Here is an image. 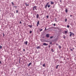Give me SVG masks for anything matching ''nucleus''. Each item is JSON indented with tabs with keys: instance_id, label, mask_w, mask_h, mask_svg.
Listing matches in <instances>:
<instances>
[{
	"instance_id": "79ce46f5",
	"label": "nucleus",
	"mask_w": 76,
	"mask_h": 76,
	"mask_svg": "<svg viewBox=\"0 0 76 76\" xmlns=\"http://www.w3.org/2000/svg\"><path fill=\"white\" fill-rule=\"evenodd\" d=\"M3 37L4 36V33H3Z\"/></svg>"
},
{
	"instance_id": "c03bdc74",
	"label": "nucleus",
	"mask_w": 76,
	"mask_h": 76,
	"mask_svg": "<svg viewBox=\"0 0 76 76\" xmlns=\"http://www.w3.org/2000/svg\"><path fill=\"white\" fill-rule=\"evenodd\" d=\"M19 63H20V59H19Z\"/></svg>"
},
{
	"instance_id": "9b49d317",
	"label": "nucleus",
	"mask_w": 76,
	"mask_h": 76,
	"mask_svg": "<svg viewBox=\"0 0 76 76\" xmlns=\"http://www.w3.org/2000/svg\"><path fill=\"white\" fill-rule=\"evenodd\" d=\"M59 66V65H58L56 66V69H58V66Z\"/></svg>"
},
{
	"instance_id": "39448f33",
	"label": "nucleus",
	"mask_w": 76,
	"mask_h": 76,
	"mask_svg": "<svg viewBox=\"0 0 76 76\" xmlns=\"http://www.w3.org/2000/svg\"><path fill=\"white\" fill-rule=\"evenodd\" d=\"M24 44L26 45H27V44H28V41H26V42H24Z\"/></svg>"
},
{
	"instance_id": "1a4fd4ad",
	"label": "nucleus",
	"mask_w": 76,
	"mask_h": 76,
	"mask_svg": "<svg viewBox=\"0 0 76 76\" xmlns=\"http://www.w3.org/2000/svg\"><path fill=\"white\" fill-rule=\"evenodd\" d=\"M40 40L41 41V42H44V40L42 39H40Z\"/></svg>"
},
{
	"instance_id": "de8ad7c7",
	"label": "nucleus",
	"mask_w": 76,
	"mask_h": 76,
	"mask_svg": "<svg viewBox=\"0 0 76 76\" xmlns=\"http://www.w3.org/2000/svg\"><path fill=\"white\" fill-rule=\"evenodd\" d=\"M70 17H72V15H70Z\"/></svg>"
},
{
	"instance_id": "423d86ee",
	"label": "nucleus",
	"mask_w": 76,
	"mask_h": 76,
	"mask_svg": "<svg viewBox=\"0 0 76 76\" xmlns=\"http://www.w3.org/2000/svg\"><path fill=\"white\" fill-rule=\"evenodd\" d=\"M68 12V9L67 8H66L65 10V12L66 13H67Z\"/></svg>"
},
{
	"instance_id": "a19ab883",
	"label": "nucleus",
	"mask_w": 76,
	"mask_h": 76,
	"mask_svg": "<svg viewBox=\"0 0 76 76\" xmlns=\"http://www.w3.org/2000/svg\"><path fill=\"white\" fill-rule=\"evenodd\" d=\"M70 50L71 51H73V50L72 49H70Z\"/></svg>"
},
{
	"instance_id": "9d476101",
	"label": "nucleus",
	"mask_w": 76,
	"mask_h": 76,
	"mask_svg": "<svg viewBox=\"0 0 76 76\" xmlns=\"http://www.w3.org/2000/svg\"><path fill=\"white\" fill-rule=\"evenodd\" d=\"M37 18H39V15L37 14Z\"/></svg>"
},
{
	"instance_id": "7c9ffc66",
	"label": "nucleus",
	"mask_w": 76,
	"mask_h": 76,
	"mask_svg": "<svg viewBox=\"0 0 76 76\" xmlns=\"http://www.w3.org/2000/svg\"><path fill=\"white\" fill-rule=\"evenodd\" d=\"M75 35V34H74L73 33H72V35Z\"/></svg>"
},
{
	"instance_id": "49530a36",
	"label": "nucleus",
	"mask_w": 76,
	"mask_h": 76,
	"mask_svg": "<svg viewBox=\"0 0 76 76\" xmlns=\"http://www.w3.org/2000/svg\"><path fill=\"white\" fill-rule=\"evenodd\" d=\"M50 48V45H49V48Z\"/></svg>"
},
{
	"instance_id": "4468645a",
	"label": "nucleus",
	"mask_w": 76,
	"mask_h": 76,
	"mask_svg": "<svg viewBox=\"0 0 76 76\" xmlns=\"http://www.w3.org/2000/svg\"><path fill=\"white\" fill-rule=\"evenodd\" d=\"M51 5H50V4H48V8H49V7H50V6Z\"/></svg>"
},
{
	"instance_id": "4be33fe9",
	"label": "nucleus",
	"mask_w": 76,
	"mask_h": 76,
	"mask_svg": "<svg viewBox=\"0 0 76 76\" xmlns=\"http://www.w3.org/2000/svg\"><path fill=\"white\" fill-rule=\"evenodd\" d=\"M59 48L60 49V48H61V46H59Z\"/></svg>"
},
{
	"instance_id": "c756f323",
	"label": "nucleus",
	"mask_w": 76,
	"mask_h": 76,
	"mask_svg": "<svg viewBox=\"0 0 76 76\" xmlns=\"http://www.w3.org/2000/svg\"><path fill=\"white\" fill-rule=\"evenodd\" d=\"M67 19H65V22H67Z\"/></svg>"
},
{
	"instance_id": "f3484780",
	"label": "nucleus",
	"mask_w": 76,
	"mask_h": 76,
	"mask_svg": "<svg viewBox=\"0 0 76 76\" xmlns=\"http://www.w3.org/2000/svg\"><path fill=\"white\" fill-rule=\"evenodd\" d=\"M65 34H67V31H65L64 32Z\"/></svg>"
},
{
	"instance_id": "864d4df0",
	"label": "nucleus",
	"mask_w": 76,
	"mask_h": 76,
	"mask_svg": "<svg viewBox=\"0 0 76 76\" xmlns=\"http://www.w3.org/2000/svg\"><path fill=\"white\" fill-rule=\"evenodd\" d=\"M13 7H15V6H14Z\"/></svg>"
},
{
	"instance_id": "8fccbe9b",
	"label": "nucleus",
	"mask_w": 76,
	"mask_h": 76,
	"mask_svg": "<svg viewBox=\"0 0 76 76\" xmlns=\"http://www.w3.org/2000/svg\"><path fill=\"white\" fill-rule=\"evenodd\" d=\"M15 7L16 8H17V7L15 6Z\"/></svg>"
},
{
	"instance_id": "f704fd0d",
	"label": "nucleus",
	"mask_w": 76,
	"mask_h": 76,
	"mask_svg": "<svg viewBox=\"0 0 76 76\" xmlns=\"http://www.w3.org/2000/svg\"><path fill=\"white\" fill-rule=\"evenodd\" d=\"M63 38H64V39H65V38H66V36H64V37Z\"/></svg>"
},
{
	"instance_id": "c85d7f7f",
	"label": "nucleus",
	"mask_w": 76,
	"mask_h": 76,
	"mask_svg": "<svg viewBox=\"0 0 76 76\" xmlns=\"http://www.w3.org/2000/svg\"><path fill=\"white\" fill-rule=\"evenodd\" d=\"M42 31V28H41L40 30V32H41V31Z\"/></svg>"
},
{
	"instance_id": "5701e85b",
	"label": "nucleus",
	"mask_w": 76,
	"mask_h": 76,
	"mask_svg": "<svg viewBox=\"0 0 76 76\" xmlns=\"http://www.w3.org/2000/svg\"><path fill=\"white\" fill-rule=\"evenodd\" d=\"M1 48H2V46H1V45L0 46V49H1Z\"/></svg>"
},
{
	"instance_id": "5fc2aeb1",
	"label": "nucleus",
	"mask_w": 76,
	"mask_h": 76,
	"mask_svg": "<svg viewBox=\"0 0 76 76\" xmlns=\"http://www.w3.org/2000/svg\"><path fill=\"white\" fill-rule=\"evenodd\" d=\"M14 13H15V12H14Z\"/></svg>"
},
{
	"instance_id": "473e14b6",
	"label": "nucleus",
	"mask_w": 76,
	"mask_h": 76,
	"mask_svg": "<svg viewBox=\"0 0 76 76\" xmlns=\"http://www.w3.org/2000/svg\"><path fill=\"white\" fill-rule=\"evenodd\" d=\"M53 25H54V26H56V23H54V24Z\"/></svg>"
},
{
	"instance_id": "f03ea898",
	"label": "nucleus",
	"mask_w": 76,
	"mask_h": 76,
	"mask_svg": "<svg viewBox=\"0 0 76 76\" xmlns=\"http://www.w3.org/2000/svg\"><path fill=\"white\" fill-rule=\"evenodd\" d=\"M43 45H45L46 46L48 45V44H47L45 43H43Z\"/></svg>"
},
{
	"instance_id": "ea45409f",
	"label": "nucleus",
	"mask_w": 76,
	"mask_h": 76,
	"mask_svg": "<svg viewBox=\"0 0 76 76\" xmlns=\"http://www.w3.org/2000/svg\"><path fill=\"white\" fill-rule=\"evenodd\" d=\"M56 45H58V44H57V43H56Z\"/></svg>"
},
{
	"instance_id": "2f4dec72",
	"label": "nucleus",
	"mask_w": 76,
	"mask_h": 76,
	"mask_svg": "<svg viewBox=\"0 0 76 76\" xmlns=\"http://www.w3.org/2000/svg\"><path fill=\"white\" fill-rule=\"evenodd\" d=\"M32 31H30V34H31L32 33Z\"/></svg>"
},
{
	"instance_id": "ddd939ff",
	"label": "nucleus",
	"mask_w": 76,
	"mask_h": 76,
	"mask_svg": "<svg viewBox=\"0 0 76 76\" xmlns=\"http://www.w3.org/2000/svg\"><path fill=\"white\" fill-rule=\"evenodd\" d=\"M50 3H51V4H53L54 2L51 1V2H50Z\"/></svg>"
},
{
	"instance_id": "a18cd8bd",
	"label": "nucleus",
	"mask_w": 76,
	"mask_h": 76,
	"mask_svg": "<svg viewBox=\"0 0 76 76\" xmlns=\"http://www.w3.org/2000/svg\"><path fill=\"white\" fill-rule=\"evenodd\" d=\"M38 25H39V24H37V26H38Z\"/></svg>"
},
{
	"instance_id": "393cba45",
	"label": "nucleus",
	"mask_w": 76,
	"mask_h": 76,
	"mask_svg": "<svg viewBox=\"0 0 76 76\" xmlns=\"http://www.w3.org/2000/svg\"><path fill=\"white\" fill-rule=\"evenodd\" d=\"M53 38V36H51L50 37V39H51L52 38Z\"/></svg>"
},
{
	"instance_id": "4c0bfd02",
	"label": "nucleus",
	"mask_w": 76,
	"mask_h": 76,
	"mask_svg": "<svg viewBox=\"0 0 76 76\" xmlns=\"http://www.w3.org/2000/svg\"><path fill=\"white\" fill-rule=\"evenodd\" d=\"M20 24H22V22L20 21Z\"/></svg>"
},
{
	"instance_id": "bb28decb",
	"label": "nucleus",
	"mask_w": 76,
	"mask_h": 76,
	"mask_svg": "<svg viewBox=\"0 0 76 76\" xmlns=\"http://www.w3.org/2000/svg\"><path fill=\"white\" fill-rule=\"evenodd\" d=\"M51 50L52 51V52H54V50H53V49H51Z\"/></svg>"
},
{
	"instance_id": "dca6fc26",
	"label": "nucleus",
	"mask_w": 76,
	"mask_h": 76,
	"mask_svg": "<svg viewBox=\"0 0 76 76\" xmlns=\"http://www.w3.org/2000/svg\"><path fill=\"white\" fill-rule=\"evenodd\" d=\"M37 24H38V25H39V21H38Z\"/></svg>"
},
{
	"instance_id": "6e6d98bb",
	"label": "nucleus",
	"mask_w": 76,
	"mask_h": 76,
	"mask_svg": "<svg viewBox=\"0 0 76 76\" xmlns=\"http://www.w3.org/2000/svg\"><path fill=\"white\" fill-rule=\"evenodd\" d=\"M48 29H46V30H48Z\"/></svg>"
},
{
	"instance_id": "412c9836",
	"label": "nucleus",
	"mask_w": 76,
	"mask_h": 76,
	"mask_svg": "<svg viewBox=\"0 0 76 76\" xmlns=\"http://www.w3.org/2000/svg\"><path fill=\"white\" fill-rule=\"evenodd\" d=\"M18 10H16V13H18Z\"/></svg>"
},
{
	"instance_id": "0eeeda50",
	"label": "nucleus",
	"mask_w": 76,
	"mask_h": 76,
	"mask_svg": "<svg viewBox=\"0 0 76 76\" xmlns=\"http://www.w3.org/2000/svg\"><path fill=\"white\" fill-rule=\"evenodd\" d=\"M28 27H30V28H31V27H32V25H28Z\"/></svg>"
},
{
	"instance_id": "e433bc0d",
	"label": "nucleus",
	"mask_w": 76,
	"mask_h": 76,
	"mask_svg": "<svg viewBox=\"0 0 76 76\" xmlns=\"http://www.w3.org/2000/svg\"><path fill=\"white\" fill-rule=\"evenodd\" d=\"M0 64H2V63H1V61H0Z\"/></svg>"
},
{
	"instance_id": "37998d69",
	"label": "nucleus",
	"mask_w": 76,
	"mask_h": 76,
	"mask_svg": "<svg viewBox=\"0 0 76 76\" xmlns=\"http://www.w3.org/2000/svg\"><path fill=\"white\" fill-rule=\"evenodd\" d=\"M23 50L24 51H25V49H23Z\"/></svg>"
},
{
	"instance_id": "6e6552de",
	"label": "nucleus",
	"mask_w": 76,
	"mask_h": 76,
	"mask_svg": "<svg viewBox=\"0 0 76 76\" xmlns=\"http://www.w3.org/2000/svg\"><path fill=\"white\" fill-rule=\"evenodd\" d=\"M25 5H26V6H29V4H27V3H25Z\"/></svg>"
},
{
	"instance_id": "aec40b11",
	"label": "nucleus",
	"mask_w": 76,
	"mask_h": 76,
	"mask_svg": "<svg viewBox=\"0 0 76 76\" xmlns=\"http://www.w3.org/2000/svg\"><path fill=\"white\" fill-rule=\"evenodd\" d=\"M48 4H49V2H48L46 5L47 6H48Z\"/></svg>"
},
{
	"instance_id": "20e7f679",
	"label": "nucleus",
	"mask_w": 76,
	"mask_h": 76,
	"mask_svg": "<svg viewBox=\"0 0 76 76\" xmlns=\"http://www.w3.org/2000/svg\"><path fill=\"white\" fill-rule=\"evenodd\" d=\"M31 64H32V63H31V62L29 63V64L28 65V67H29V66H31Z\"/></svg>"
},
{
	"instance_id": "72a5a7b5",
	"label": "nucleus",
	"mask_w": 76,
	"mask_h": 76,
	"mask_svg": "<svg viewBox=\"0 0 76 76\" xmlns=\"http://www.w3.org/2000/svg\"><path fill=\"white\" fill-rule=\"evenodd\" d=\"M54 28L53 27H50V29H53V28Z\"/></svg>"
},
{
	"instance_id": "2eb2a0df",
	"label": "nucleus",
	"mask_w": 76,
	"mask_h": 76,
	"mask_svg": "<svg viewBox=\"0 0 76 76\" xmlns=\"http://www.w3.org/2000/svg\"><path fill=\"white\" fill-rule=\"evenodd\" d=\"M70 37H72V33L71 32H70Z\"/></svg>"
},
{
	"instance_id": "09e8293b",
	"label": "nucleus",
	"mask_w": 76,
	"mask_h": 76,
	"mask_svg": "<svg viewBox=\"0 0 76 76\" xmlns=\"http://www.w3.org/2000/svg\"><path fill=\"white\" fill-rule=\"evenodd\" d=\"M52 44V42H51L50 43V44Z\"/></svg>"
},
{
	"instance_id": "3c124183",
	"label": "nucleus",
	"mask_w": 76,
	"mask_h": 76,
	"mask_svg": "<svg viewBox=\"0 0 76 76\" xmlns=\"http://www.w3.org/2000/svg\"><path fill=\"white\" fill-rule=\"evenodd\" d=\"M72 49H73V50L75 49V48H72Z\"/></svg>"
},
{
	"instance_id": "f257e3e1",
	"label": "nucleus",
	"mask_w": 76,
	"mask_h": 76,
	"mask_svg": "<svg viewBox=\"0 0 76 76\" xmlns=\"http://www.w3.org/2000/svg\"><path fill=\"white\" fill-rule=\"evenodd\" d=\"M33 10H34H34H37V6H34L33 7Z\"/></svg>"
},
{
	"instance_id": "f8f14e48",
	"label": "nucleus",
	"mask_w": 76,
	"mask_h": 76,
	"mask_svg": "<svg viewBox=\"0 0 76 76\" xmlns=\"http://www.w3.org/2000/svg\"><path fill=\"white\" fill-rule=\"evenodd\" d=\"M37 49H39V48H40V47H39V46H38L37 47Z\"/></svg>"
},
{
	"instance_id": "a211bd4d",
	"label": "nucleus",
	"mask_w": 76,
	"mask_h": 76,
	"mask_svg": "<svg viewBox=\"0 0 76 76\" xmlns=\"http://www.w3.org/2000/svg\"><path fill=\"white\" fill-rule=\"evenodd\" d=\"M45 64H43V67H45Z\"/></svg>"
},
{
	"instance_id": "6ab92c4d",
	"label": "nucleus",
	"mask_w": 76,
	"mask_h": 76,
	"mask_svg": "<svg viewBox=\"0 0 76 76\" xmlns=\"http://www.w3.org/2000/svg\"><path fill=\"white\" fill-rule=\"evenodd\" d=\"M67 27L68 28H69V27H70V26H69V25H68L67 26Z\"/></svg>"
},
{
	"instance_id": "603ef678",
	"label": "nucleus",
	"mask_w": 76,
	"mask_h": 76,
	"mask_svg": "<svg viewBox=\"0 0 76 76\" xmlns=\"http://www.w3.org/2000/svg\"><path fill=\"white\" fill-rule=\"evenodd\" d=\"M60 2H61V1L60 0Z\"/></svg>"
},
{
	"instance_id": "a878e982",
	"label": "nucleus",
	"mask_w": 76,
	"mask_h": 76,
	"mask_svg": "<svg viewBox=\"0 0 76 76\" xmlns=\"http://www.w3.org/2000/svg\"><path fill=\"white\" fill-rule=\"evenodd\" d=\"M47 6L48 5H46V6H45V9L47 8Z\"/></svg>"
},
{
	"instance_id": "cd10ccee",
	"label": "nucleus",
	"mask_w": 76,
	"mask_h": 76,
	"mask_svg": "<svg viewBox=\"0 0 76 76\" xmlns=\"http://www.w3.org/2000/svg\"><path fill=\"white\" fill-rule=\"evenodd\" d=\"M48 17H49V16H48V15H47L46 16V18H48Z\"/></svg>"
},
{
	"instance_id": "c9c22d12",
	"label": "nucleus",
	"mask_w": 76,
	"mask_h": 76,
	"mask_svg": "<svg viewBox=\"0 0 76 76\" xmlns=\"http://www.w3.org/2000/svg\"><path fill=\"white\" fill-rule=\"evenodd\" d=\"M55 21H56L57 20L56 19V18H55Z\"/></svg>"
},
{
	"instance_id": "b1692460",
	"label": "nucleus",
	"mask_w": 76,
	"mask_h": 76,
	"mask_svg": "<svg viewBox=\"0 0 76 76\" xmlns=\"http://www.w3.org/2000/svg\"><path fill=\"white\" fill-rule=\"evenodd\" d=\"M11 3L12 5H14V3H13V2H12Z\"/></svg>"
},
{
	"instance_id": "7ed1b4c3",
	"label": "nucleus",
	"mask_w": 76,
	"mask_h": 76,
	"mask_svg": "<svg viewBox=\"0 0 76 76\" xmlns=\"http://www.w3.org/2000/svg\"><path fill=\"white\" fill-rule=\"evenodd\" d=\"M46 37L47 38H48L50 37V35H49V34H47L46 35Z\"/></svg>"
},
{
	"instance_id": "58836bf2",
	"label": "nucleus",
	"mask_w": 76,
	"mask_h": 76,
	"mask_svg": "<svg viewBox=\"0 0 76 76\" xmlns=\"http://www.w3.org/2000/svg\"><path fill=\"white\" fill-rule=\"evenodd\" d=\"M45 31H47V29H46V28H45Z\"/></svg>"
}]
</instances>
